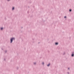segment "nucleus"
<instances>
[{"instance_id": "2", "label": "nucleus", "mask_w": 74, "mask_h": 74, "mask_svg": "<svg viewBox=\"0 0 74 74\" xmlns=\"http://www.w3.org/2000/svg\"><path fill=\"white\" fill-rule=\"evenodd\" d=\"M49 65H50V64H49L47 65V66H49Z\"/></svg>"}, {"instance_id": "1", "label": "nucleus", "mask_w": 74, "mask_h": 74, "mask_svg": "<svg viewBox=\"0 0 74 74\" xmlns=\"http://www.w3.org/2000/svg\"><path fill=\"white\" fill-rule=\"evenodd\" d=\"M15 38H12L11 39V43H12V40H14Z\"/></svg>"}, {"instance_id": "5", "label": "nucleus", "mask_w": 74, "mask_h": 74, "mask_svg": "<svg viewBox=\"0 0 74 74\" xmlns=\"http://www.w3.org/2000/svg\"><path fill=\"white\" fill-rule=\"evenodd\" d=\"M73 56H74V54H72V57H73Z\"/></svg>"}, {"instance_id": "4", "label": "nucleus", "mask_w": 74, "mask_h": 74, "mask_svg": "<svg viewBox=\"0 0 74 74\" xmlns=\"http://www.w3.org/2000/svg\"><path fill=\"white\" fill-rule=\"evenodd\" d=\"M3 28H1V30H3Z\"/></svg>"}, {"instance_id": "11", "label": "nucleus", "mask_w": 74, "mask_h": 74, "mask_svg": "<svg viewBox=\"0 0 74 74\" xmlns=\"http://www.w3.org/2000/svg\"><path fill=\"white\" fill-rule=\"evenodd\" d=\"M68 69H69V68H68Z\"/></svg>"}, {"instance_id": "8", "label": "nucleus", "mask_w": 74, "mask_h": 74, "mask_svg": "<svg viewBox=\"0 0 74 74\" xmlns=\"http://www.w3.org/2000/svg\"><path fill=\"white\" fill-rule=\"evenodd\" d=\"M64 18H66V16H64Z\"/></svg>"}, {"instance_id": "10", "label": "nucleus", "mask_w": 74, "mask_h": 74, "mask_svg": "<svg viewBox=\"0 0 74 74\" xmlns=\"http://www.w3.org/2000/svg\"><path fill=\"white\" fill-rule=\"evenodd\" d=\"M36 64V63H34V64Z\"/></svg>"}, {"instance_id": "9", "label": "nucleus", "mask_w": 74, "mask_h": 74, "mask_svg": "<svg viewBox=\"0 0 74 74\" xmlns=\"http://www.w3.org/2000/svg\"><path fill=\"white\" fill-rule=\"evenodd\" d=\"M42 64H43V65H44V63H43H43H42Z\"/></svg>"}, {"instance_id": "12", "label": "nucleus", "mask_w": 74, "mask_h": 74, "mask_svg": "<svg viewBox=\"0 0 74 74\" xmlns=\"http://www.w3.org/2000/svg\"><path fill=\"white\" fill-rule=\"evenodd\" d=\"M8 1H9L10 0H8Z\"/></svg>"}, {"instance_id": "6", "label": "nucleus", "mask_w": 74, "mask_h": 74, "mask_svg": "<svg viewBox=\"0 0 74 74\" xmlns=\"http://www.w3.org/2000/svg\"><path fill=\"white\" fill-rule=\"evenodd\" d=\"M14 8L13 7L12 8V10H14Z\"/></svg>"}, {"instance_id": "3", "label": "nucleus", "mask_w": 74, "mask_h": 74, "mask_svg": "<svg viewBox=\"0 0 74 74\" xmlns=\"http://www.w3.org/2000/svg\"><path fill=\"white\" fill-rule=\"evenodd\" d=\"M58 43H56V45H57V44H58Z\"/></svg>"}, {"instance_id": "7", "label": "nucleus", "mask_w": 74, "mask_h": 74, "mask_svg": "<svg viewBox=\"0 0 74 74\" xmlns=\"http://www.w3.org/2000/svg\"><path fill=\"white\" fill-rule=\"evenodd\" d=\"M69 11L70 12H71V10H70Z\"/></svg>"}]
</instances>
